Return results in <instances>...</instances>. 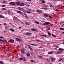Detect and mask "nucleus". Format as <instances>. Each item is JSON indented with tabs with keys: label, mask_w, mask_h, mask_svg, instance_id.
<instances>
[{
	"label": "nucleus",
	"mask_w": 64,
	"mask_h": 64,
	"mask_svg": "<svg viewBox=\"0 0 64 64\" xmlns=\"http://www.w3.org/2000/svg\"><path fill=\"white\" fill-rule=\"evenodd\" d=\"M20 1H18L17 2H16V4L17 6H19V5H20Z\"/></svg>",
	"instance_id": "nucleus-1"
},
{
	"label": "nucleus",
	"mask_w": 64,
	"mask_h": 64,
	"mask_svg": "<svg viewBox=\"0 0 64 64\" xmlns=\"http://www.w3.org/2000/svg\"><path fill=\"white\" fill-rule=\"evenodd\" d=\"M49 24V22H44V25H47Z\"/></svg>",
	"instance_id": "nucleus-2"
},
{
	"label": "nucleus",
	"mask_w": 64,
	"mask_h": 64,
	"mask_svg": "<svg viewBox=\"0 0 64 64\" xmlns=\"http://www.w3.org/2000/svg\"><path fill=\"white\" fill-rule=\"evenodd\" d=\"M9 41L10 42V43H14V40L10 39L9 40Z\"/></svg>",
	"instance_id": "nucleus-3"
},
{
	"label": "nucleus",
	"mask_w": 64,
	"mask_h": 64,
	"mask_svg": "<svg viewBox=\"0 0 64 64\" xmlns=\"http://www.w3.org/2000/svg\"><path fill=\"white\" fill-rule=\"evenodd\" d=\"M10 5H15V4L13 2H10L9 3Z\"/></svg>",
	"instance_id": "nucleus-4"
},
{
	"label": "nucleus",
	"mask_w": 64,
	"mask_h": 64,
	"mask_svg": "<svg viewBox=\"0 0 64 64\" xmlns=\"http://www.w3.org/2000/svg\"><path fill=\"white\" fill-rule=\"evenodd\" d=\"M16 41L18 42L20 41V40H21L18 38H16Z\"/></svg>",
	"instance_id": "nucleus-5"
},
{
	"label": "nucleus",
	"mask_w": 64,
	"mask_h": 64,
	"mask_svg": "<svg viewBox=\"0 0 64 64\" xmlns=\"http://www.w3.org/2000/svg\"><path fill=\"white\" fill-rule=\"evenodd\" d=\"M58 52H56V54H61V52H60L59 50H58Z\"/></svg>",
	"instance_id": "nucleus-6"
},
{
	"label": "nucleus",
	"mask_w": 64,
	"mask_h": 64,
	"mask_svg": "<svg viewBox=\"0 0 64 64\" xmlns=\"http://www.w3.org/2000/svg\"><path fill=\"white\" fill-rule=\"evenodd\" d=\"M58 51H59L60 52H61L63 51V49L62 48H60L58 50Z\"/></svg>",
	"instance_id": "nucleus-7"
},
{
	"label": "nucleus",
	"mask_w": 64,
	"mask_h": 64,
	"mask_svg": "<svg viewBox=\"0 0 64 64\" xmlns=\"http://www.w3.org/2000/svg\"><path fill=\"white\" fill-rule=\"evenodd\" d=\"M37 12L38 13H41L42 12V10H36Z\"/></svg>",
	"instance_id": "nucleus-8"
},
{
	"label": "nucleus",
	"mask_w": 64,
	"mask_h": 64,
	"mask_svg": "<svg viewBox=\"0 0 64 64\" xmlns=\"http://www.w3.org/2000/svg\"><path fill=\"white\" fill-rule=\"evenodd\" d=\"M26 35H27V36H28V35H31V33L27 32L26 33Z\"/></svg>",
	"instance_id": "nucleus-9"
},
{
	"label": "nucleus",
	"mask_w": 64,
	"mask_h": 64,
	"mask_svg": "<svg viewBox=\"0 0 64 64\" xmlns=\"http://www.w3.org/2000/svg\"><path fill=\"white\" fill-rule=\"evenodd\" d=\"M22 59L23 61H26V59L25 57H22Z\"/></svg>",
	"instance_id": "nucleus-10"
},
{
	"label": "nucleus",
	"mask_w": 64,
	"mask_h": 64,
	"mask_svg": "<svg viewBox=\"0 0 64 64\" xmlns=\"http://www.w3.org/2000/svg\"><path fill=\"white\" fill-rule=\"evenodd\" d=\"M0 41H2V42H7V40H3L1 39H0Z\"/></svg>",
	"instance_id": "nucleus-11"
},
{
	"label": "nucleus",
	"mask_w": 64,
	"mask_h": 64,
	"mask_svg": "<svg viewBox=\"0 0 64 64\" xmlns=\"http://www.w3.org/2000/svg\"><path fill=\"white\" fill-rule=\"evenodd\" d=\"M31 30H32V31H37V30L35 28H32L31 29Z\"/></svg>",
	"instance_id": "nucleus-12"
},
{
	"label": "nucleus",
	"mask_w": 64,
	"mask_h": 64,
	"mask_svg": "<svg viewBox=\"0 0 64 64\" xmlns=\"http://www.w3.org/2000/svg\"><path fill=\"white\" fill-rule=\"evenodd\" d=\"M17 13H20V14H22V12H20V11L19 10H17Z\"/></svg>",
	"instance_id": "nucleus-13"
},
{
	"label": "nucleus",
	"mask_w": 64,
	"mask_h": 64,
	"mask_svg": "<svg viewBox=\"0 0 64 64\" xmlns=\"http://www.w3.org/2000/svg\"><path fill=\"white\" fill-rule=\"evenodd\" d=\"M21 6H23L24 5H25L23 3H21L20 4Z\"/></svg>",
	"instance_id": "nucleus-14"
},
{
	"label": "nucleus",
	"mask_w": 64,
	"mask_h": 64,
	"mask_svg": "<svg viewBox=\"0 0 64 64\" xmlns=\"http://www.w3.org/2000/svg\"><path fill=\"white\" fill-rule=\"evenodd\" d=\"M25 12H26L28 14H30L31 13V12L29 11H27L26 10H25Z\"/></svg>",
	"instance_id": "nucleus-15"
},
{
	"label": "nucleus",
	"mask_w": 64,
	"mask_h": 64,
	"mask_svg": "<svg viewBox=\"0 0 64 64\" xmlns=\"http://www.w3.org/2000/svg\"><path fill=\"white\" fill-rule=\"evenodd\" d=\"M28 46H29V48H30V50H32V48L31 47V46H30V45H28Z\"/></svg>",
	"instance_id": "nucleus-16"
},
{
	"label": "nucleus",
	"mask_w": 64,
	"mask_h": 64,
	"mask_svg": "<svg viewBox=\"0 0 64 64\" xmlns=\"http://www.w3.org/2000/svg\"><path fill=\"white\" fill-rule=\"evenodd\" d=\"M25 24H26V25H28V26L30 25L29 23L28 22H25Z\"/></svg>",
	"instance_id": "nucleus-17"
},
{
	"label": "nucleus",
	"mask_w": 64,
	"mask_h": 64,
	"mask_svg": "<svg viewBox=\"0 0 64 64\" xmlns=\"http://www.w3.org/2000/svg\"><path fill=\"white\" fill-rule=\"evenodd\" d=\"M53 60H54V58H52L51 59V62H52V61H53Z\"/></svg>",
	"instance_id": "nucleus-18"
},
{
	"label": "nucleus",
	"mask_w": 64,
	"mask_h": 64,
	"mask_svg": "<svg viewBox=\"0 0 64 64\" xmlns=\"http://www.w3.org/2000/svg\"><path fill=\"white\" fill-rule=\"evenodd\" d=\"M10 30H11V31H12V32H14V29H13L12 28L10 29Z\"/></svg>",
	"instance_id": "nucleus-19"
},
{
	"label": "nucleus",
	"mask_w": 64,
	"mask_h": 64,
	"mask_svg": "<svg viewBox=\"0 0 64 64\" xmlns=\"http://www.w3.org/2000/svg\"><path fill=\"white\" fill-rule=\"evenodd\" d=\"M34 23H36V24H39V22H37V21H35L34 22Z\"/></svg>",
	"instance_id": "nucleus-20"
},
{
	"label": "nucleus",
	"mask_w": 64,
	"mask_h": 64,
	"mask_svg": "<svg viewBox=\"0 0 64 64\" xmlns=\"http://www.w3.org/2000/svg\"><path fill=\"white\" fill-rule=\"evenodd\" d=\"M4 17L3 16L0 15V18H4Z\"/></svg>",
	"instance_id": "nucleus-21"
},
{
	"label": "nucleus",
	"mask_w": 64,
	"mask_h": 64,
	"mask_svg": "<svg viewBox=\"0 0 64 64\" xmlns=\"http://www.w3.org/2000/svg\"><path fill=\"white\" fill-rule=\"evenodd\" d=\"M48 54H51L53 53V52H48Z\"/></svg>",
	"instance_id": "nucleus-22"
},
{
	"label": "nucleus",
	"mask_w": 64,
	"mask_h": 64,
	"mask_svg": "<svg viewBox=\"0 0 64 64\" xmlns=\"http://www.w3.org/2000/svg\"><path fill=\"white\" fill-rule=\"evenodd\" d=\"M27 56L28 57L30 56V54L29 53H28L27 54Z\"/></svg>",
	"instance_id": "nucleus-23"
},
{
	"label": "nucleus",
	"mask_w": 64,
	"mask_h": 64,
	"mask_svg": "<svg viewBox=\"0 0 64 64\" xmlns=\"http://www.w3.org/2000/svg\"><path fill=\"white\" fill-rule=\"evenodd\" d=\"M2 7H4L6 6V5L5 4L3 5L2 6Z\"/></svg>",
	"instance_id": "nucleus-24"
},
{
	"label": "nucleus",
	"mask_w": 64,
	"mask_h": 64,
	"mask_svg": "<svg viewBox=\"0 0 64 64\" xmlns=\"http://www.w3.org/2000/svg\"><path fill=\"white\" fill-rule=\"evenodd\" d=\"M44 16H45V17H48V14H44Z\"/></svg>",
	"instance_id": "nucleus-25"
},
{
	"label": "nucleus",
	"mask_w": 64,
	"mask_h": 64,
	"mask_svg": "<svg viewBox=\"0 0 64 64\" xmlns=\"http://www.w3.org/2000/svg\"><path fill=\"white\" fill-rule=\"evenodd\" d=\"M41 36H42V37H43V36L46 37V36H47L44 35L42 34L41 35Z\"/></svg>",
	"instance_id": "nucleus-26"
},
{
	"label": "nucleus",
	"mask_w": 64,
	"mask_h": 64,
	"mask_svg": "<svg viewBox=\"0 0 64 64\" xmlns=\"http://www.w3.org/2000/svg\"><path fill=\"white\" fill-rule=\"evenodd\" d=\"M60 30H64V28H60Z\"/></svg>",
	"instance_id": "nucleus-27"
},
{
	"label": "nucleus",
	"mask_w": 64,
	"mask_h": 64,
	"mask_svg": "<svg viewBox=\"0 0 64 64\" xmlns=\"http://www.w3.org/2000/svg\"><path fill=\"white\" fill-rule=\"evenodd\" d=\"M31 45H32V46H36V44H31Z\"/></svg>",
	"instance_id": "nucleus-28"
},
{
	"label": "nucleus",
	"mask_w": 64,
	"mask_h": 64,
	"mask_svg": "<svg viewBox=\"0 0 64 64\" xmlns=\"http://www.w3.org/2000/svg\"><path fill=\"white\" fill-rule=\"evenodd\" d=\"M20 10H21V11H23L24 10V9L22 8H21Z\"/></svg>",
	"instance_id": "nucleus-29"
},
{
	"label": "nucleus",
	"mask_w": 64,
	"mask_h": 64,
	"mask_svg": "<svg viewBox=\"0 0 64 64\" xmlns=\"http://www.w3.org/2000/svg\"><path fill=\"white\" fill-rule=\"evenodd\" d=\"M62 59H63V58H62L61 59H60L59 60H58V61H59V62H60V61H61V60H62Z\"/></svg>",
	"instance_id": "nucleus-30"
},
{
	"label": "nucleus",
	"mask_w": 64,
	"mask_h": 64,
	"mask_svg": "<svg viewBox=\"0 0 64 64\" xmlns=\"http://www.w3.org/2000/svg\"><path fill=\"white\" fill-rule=\"evenodd\" d=\"M7 2L6 1H3V3H4V4H5V3H6Z\"/></svg>",
	"instance_id": "nucleus-31"
},
{
	"label": "nucleus",
	"mask_w": 64,
	"mask_h": 64,
	"mask_svg": "<svg viewBox=\"0 0 64 64\" xmlns=\"http://www.w3.org/2000/svg\"><path fill=\"white\" fill-rule=\"evenodd\" d=\"M52 36H53V37H56V36L53 34H52Z\"/></svg>",
	"instance_id": "nucleus-32"
},
{
	"label": "nucleus",
	"mask_w": 64,
	"mask_h": 64,
	"mask_svg": "<svg viewBox=\"0 0 64 64\" xmlns=\"http://www.w3.org/2000/svg\"><path fill=\"white\" fill-rule=\"evenodd\" d=\"M52 36H53V37H56V36L53 34H52Z\"/></svg>",
	"instance_id": "nucleus-33"
},
{
	"label": "nucleus",
	"mask_w": 64,
	"mask_h": 64,
	"mask_svg": "<svg viewBox=\"0 0 64 64\" xmlns=\"http://www.w3.org/2000/svg\"><path fill=\"white\" fill-rule=\"evenodd\" d=\"M49 36H50L51 35V34L49 32L48 33Z\"/></svg>",
	"instance_id": "nucleus-34"
},
{
	"label": "nucleus",
	"mask_w": 64,
	"mask_h": 64,
	"mask_svg": "<svg viewBox=\"0 0 64 64\" xmlns=\"http://www.w3.org/2000/svg\"><path fill=\"white\" fill-rule=\"evenodd\" d=\"M45 2L44 0L42 1V3H44Z\"/></svg>",
	"instance_id": "nucleus-35"
},
{
	"label": "nucleus",
	"mask_w": 64,
	"mask_h": 64,
	"mask_svg": "<svg viewBox=\"0 0 64 64\" xmlns=\"http://www.w3.org/2000/svg\"><path fill=\"white\" fill-rule=\"evenodd\" d=\"M21 8H20L19 7H18V10H20L21 9Z\"/></svg>",
	"instance_id": "nucleus-36"
},
{
	"label": "nucleus",
	"mask_w": 64,
	"mask_h": 64,
	"mask_svg": "<svg viewBox=\"0 0 64 64\" xmlns=\"http://www.w3.org/2000/svg\"><path fill=\"white\" fill-rule=\"evenodd\" d=\"M2 10H6V9L5 8H2Z\"/></svg>",
	"instance_id": "nucleus-37"
},
{
	"label": "nucleus",
	"mask_w": 64,
	"mask_h": 64,
	"mask_svg": "<svg viewBox=\"0 0 64 64\" xmlns=\"http://www.w3.org/2000/svg\"><path fill=\"white\" fill-rule=\"evenodd\" d=\"M55 11H59V10L56 9V10Z\"/></svg>",
	"instance_id": "nucleus-38"
},
{
	"label": "nucleus",
	"mask_w": 64,
	"mask_h": 64,
	"mask_svg": "<svg viewBox=\"0 0 64 64\" xmlns=\"http://www.w3.org/2000/svg\"><path fill=\"white\" fill-rule=\"evenodd\" d=\"M16 52H17V51L16 50H14V53H15Z\"/></svg>",
	"instance_id": "nucleus-39"
},
{
	"label": "nucleus",
	"mask_w": 64,
	"mask_h": 64,
	"mask_svg": "<svg viewBox=\"0 0 64 64\" xmlns=\"http://www.w3.org/2000/svg\"><path fill=\"white\" fill-rule=\"evenodd\" d=\"M22 54L24 53H25V52L24 51H22Z\"/></svg>",
	"instance_id": "nucleus-40"
},
{
	"label": "nucleus",
	"mask_w": 64,
	"mask_h": 64,
	"mask_svg": "<svg viewBox=\"0 0 64 64\" xmlns=\"http://www.w3.org/2000/svg\"><path fill=\"white\" fill-rule=\"evenodd\" d=\"M30 61L31 62H34V60H31Z\"/></svg>",
	"instance_id": "nucleus-41"
},
{
	"label": "nucleus",
	"mask_w": 64,
	"mask_h": 64,
	"mask_svg": "<svg viewBox=\"0 0 64 64\" xmlns=\"http://www.w3.org/2000/svg\"><path fill=\"white\" fill-rule=\"evenodd\" d=\"M36 41L38 42H39V40H36Z\"/></svg>",
	"instance_id": "nucleus-42"
},
{
	"label": "nucleus",
	"mask_w": 64,
	"mask_h": 64,
	"mask_svg": "<svg viewBox=\"0 0 64 64\" xmlns=\"http://www.w3.org/2000/svg\"><path fill=\"white\" fill-rule=\"evenodd\" d=\"M49 6H50V7H52V4H50V5H49Z\"/></svg>",
	"instance_id": "nucleus-43"
},
{
	"label": "nucleus",
	"mask_w": 64,
	"mask_h": 64,
	"mask_svg": "<svg viewBox=\"0 0 64 64\" xmlns=\"http://www.w3.org/2000/svg\"><path fill=\"white\" fill-rule=\"evenodd\" d=\"M39 57L40 58H42V56H39Z\"/></svg>",
	"instance_id": "nucleus-44"
},
{
	"label": "nucleus",
	"mask_w": 64,
	"mask_h": 64,
	"mask_svg": "<svg viewBox=\"0 0 64 64\" xmlns=\"http://www.w3.org/2000/svg\"><path fill=\"white\" fill-rule=\"evenodd\" d=\"M3 63V62H0V64H2Z\"/></svg>",
	"instance_id": "nucleus-45"
},
{
	"label": "nucleus",
	"mask_w": 64,
	"mask_h": 64,
	"mask_svg": "<svg viewBox=\"0 0 64 64\" xmlns=\"http://www.w3.org/2000/svg\"><path fill=\"white\" fill-rule=\"evenodd\" d=\"M3 38V37L2 36H0V39H2V38Z\"/></svg>",
	"instance_id": "nucleus-46"
},
{
	"label": "nucleus",
	"mask_w": 64,
	"mask_h": 64,
	"mask_svg": "<svg viewBox=\"0 0 64 64\" xmlns=\"http://www.w3.org/2000/svg\"><path fill=\"white\" fill-rule=\"evenodd\" d=\"M22 51H24L25 50L24 48H22Z\"/></svg>",
	"instance_id": "nucleus-47"
},
{
	"label": "nucleus",
	"mask_w": 64,
	"mask_h": 64,
	"mask_svg": "<svg viewBox=\"0 0 64 64\" xmlns=\"http://www.w3.org/2000/svg\"><path fill=\"white\" fill-rule=\"evenodd\" d=\"M25 47L27 49V48H28L27 47V46H25Z\"/></svg>",
	"instance_id": "nucleus-48"
},
{
	"label": "nucleus",
	"mask_w": 64,
	"mask_h": 64,
	"mask_svg": "<svg viewBox=\"0 0 64 64\" xmlns=\"http://www.w3.org/2000/svg\"><path fill=\"white\" fill-rule=\"evenodd\" d=\"M47 60L48 62H50V60L49 59L48 60Z\"/></svg>",
	"instance_id": "nucleus-49"
},
{
	"label": "nucleus",
	"mask_w": 64,
	"mask_h": 64,
	"mask_svg": "<svg viewBox=\"0 0 64 64\" xmlns=\"http://www.w3.org/2000/svg\"><path fill=\"white\" fill-rule=\"evenodd\" d=\"M48 17H49V18H52V17H51V16H48Z\"/></svg>",
	"instance_id": "nucleus-50"
},
{
	"label": "nucleus",
	"mask_w": 64,
	"mask_h": 64,
	"mask_svg": "<svg viewBox=\"0 0 64 64\" xmlns=\"http://www.w3.org/2000/svg\"><path fill=\"white\" fill-rule=\"evenodd\" d=\"M20 60H22V58H20Z\"/></svg>",
	"instance_id": "nucleus-51"
},
{
	"label": "nucleus",
	"mask_w": 64,
	"mask_h": 64,
	"mask_svg": "<svg viewBox=\"0 0 64 64\" xmlns=\"http://www.w3.org/2000/svg\"><path fill=\"white\" fill-rule=\"evenodd\" d=\"M55 47L56 48H59V47H58V46H56Z\"/></svg>",
	"instance_id": "nucleus-52"
},
{
	"label": "nucleus",
	"mask_w": 64,
	"mask_h": 64,
	"mask_svg": "<svg viewBox=\"0 0 64 64\" xmlns=\"http://www.w3.org/2000/svg\"><path fill=\"white\" fill-rule=\"evenodd\" d=\"M4 25H7V24H6V23H4Z\"/></svg>",
	"instance_id": "nucleus-53"
},
{
	"label": "nucleus",
	"mask_w": 64,
	"mask_h": 64,
	"mask_svg": "<svg viewBox=\"0 0 64 64\" xmlns=\"http://www.w3.org/2000/svg\"><path fill=\"white\" fill-rule=\"evenodd\" d=\"M22 32H23L24 31V29H23L21 30Z\"/></svg>",
	"instance_id": "nucleus-54"
},
{
	"label": "nucleus",
	"mask_w": 64,
	"mask_h": 64,
	"mask_svg": "<svg viewBox=\"0 0 64 64\" xmlns=\"http://www.w3.org/2000/svg\"><path fill=\"white\" fill-rule=\"evenodd\" d=\"M44 9L45 10H48V9L46 8H44Z\"/></svg>",
	"instance_id": "nucleus-55"
},
{
	"label": "nucleus",
	"mask_w": 64,
	"mask_h": 64,
	"mask_svg": "<svg viewBox=\"0 0 64 64\" xmlns=\"http://www.w3.org/2000/svg\"><path fill=\"white\" fill-rule=\"evenodd\" d=\"M27 1H31V0H27Z\"/></svg>",
	"instance_id": "nucleus-56"
},
{
	"label": "nucleus",
	"mask_w": 64,
	"mask_h": 64,
	"mask_svg": "<svg viewBox=\"0 0 64 64\" xmlns=\"http://www.w3.org/2000/svg\"><path fill=\"white\" fill-rule=\"evenodd\" d=\"M27 6H28V7H29L30 6V5H27Z\"/></svg>",
	"instance_id": "nucleus-57"
},
{
	"label": "nucleus",
	"mask_w": 64,
	"mask_h": 64,
	"mask_svg": "<svg viewBox=\"0 0 64 64\" xmlns=\"http://www.w3.org/2000/svg\"><path fill=\"white\" fill-rule=\"evenodd\" d=\"M48 30H50V28H48Z\"/></svg>",
	"instance_id": "nucleus-58"
},
{
	"label": "nucleus",
	"mask_w": 64,
	"mask_h": 64,
	"mask_svg": "<svg viewBox=\"0 0 64 64\" xmlns=\"http://www.w3.org/2000/svg\"><path fill=\"white\" fill-rule=\"evenodd\" d=\"M19 29H21V27H19Z\"/></svg>",
	"instance_id": "nucleus-59"
},
{
	"label": "nucleus",
	"mask_w": 64,
	"mask_h": 64,
	"mask_svg": "<svg viewBox=\"0 0 64 64\" xmlns=\"http://www.w3.org/2000/svg\"><path fill=\"white\" fill-rule=\"evenodd\" d=\"M26 18H28V16H26Z\"/></svg>",
	"instance_id": "nucleus-60"
},
{
	"label": "nucleus",
	"mask_w": 64,
	"mask_h": 64,
	"mask_svg": "<svg viewBox=\"0 0 64 64\" xmlns=\"http://www.w3.org/2000/svg\"><path fill=\"white\" fill-rule=\"evenodd\" d=\"M20 41H21V42H22V41H23V40H22L21 39L20 40Z\"/></svg>",
	"instance_id": "nucleus-61"
},
{
	"label": "nucleus",
	"mask_w": 64,
	"mask_h": 64,
	"mask_svg": "<svg viewBox=\"0 0 64 64\" xmlns=\"http://www.w3.org/2000/svg\"><path fill=\"white\" fill-rule=\"evenodd\" d=\"M40 48H42V46H40L39 47Z\"/></svg>",
	"instance_id": "nucleus-62"
},
{
	"label": "nucleus",
	"mask_w": 64,
	"mask_h": 64,
	"mask_svg": "<svg viewBox=\"0 0 64 64\" xmlns=\"http://www.w3.org/2000/svg\"><path fill=\"white\" fill-rule=\"evenodd\" d=\"M3 48H6V47H5V46H4V47H3Z\"/></svg>",
	"instance_id": "nucleus-63"
},
{
	"label": "nucleus",
	"mask_w": 64,
	"mask_h": 64,
	"mask_svg": "<svg viewBox=\"0 0 64 64\" xmlns=\"http://www.w3.org/2000/svg\"><path fill=\"white\" fill-rule=\"evenodd\" d=\"M44 7H47V6H44Z\"/></svg>",
	"instance_id": "nucleus-64"
}]
</instances>
